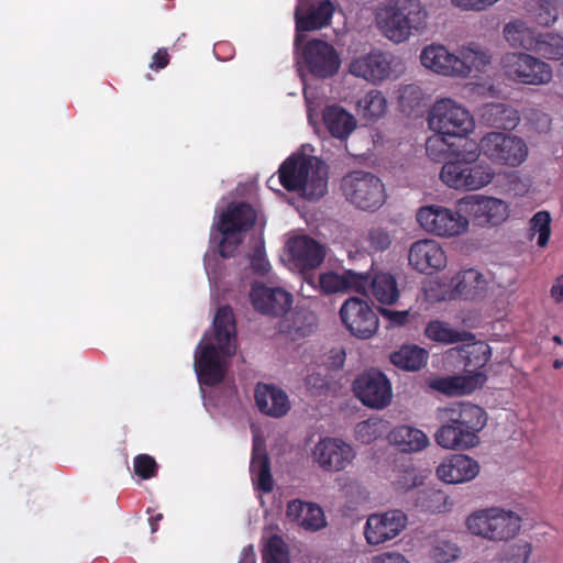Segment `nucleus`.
<instances>
[{
	"label": "nucleus",
	"instance_id": "obj_1",
	"mask_svg": "<svg viewBox=\"0 0 563 563\" xmlns=\"http://www.w3.org/2000/svg\"><path fill=\"white\" fill-rule=\"evenodd\" d=\"M213 330L218 347L211 343L200 344V351L195 355L199 383L207 386H216L224 379L227 364L223 357H231L236 352V323L230 306L217 310Z\"/></svg>",
	"mask_w": 563,
	"mask_h": 563
},
{
	"label": "nucleus",
	"instance_id": "obj_2",
	"mask_svg": "<svg viewBox=\"0 0 563 563\" xmlns=\"http://www.w3.org/2000/svg\"><path fill=\"white\" fill-rule=\"evenodd\" d=\"M438 420L442 423L434 434L435 442L448 450H466L479 443L478 433L487 423L486 411L471 402H455L439 408Z\"/></svg>",
	"mask_w": 563,
	"mask_h": 563
},
{
	"label": "nucleus",
	"instance_id": "obj_3",
	"mask_svg": "<svg viewBox=\"0 0 563 563\" xmlns=\"http://www.w3.org/2000/svg\"><path fill=\"white\" fill-rule=\"evenodd\" d=\"M495 177L493 167L479 161V152L475 147L460 151L446 161L440 172V179L455 190L474 191L489 185Z\"/></svg>",
	"mask_w": 563,
	"mask_h": 563
},
{
	"label": "nucleus",
	"instance_id": "obj_4",
	"mask_svg": "<svg viewBox=\"0 0 563 563\" xmlns=\"http://www.w3.org/2000/svg\"><path fill=\"white\" fill-rule=\"evenodd\" d=\"M468 531L489 541L512 539L521 528V517L509 509L489 507L472 512L466 519Z\"/></svg>",
	"mask_w": 563,
	"mask_h": 563
},
{
	"label": "nucleus",
	"instance_id": "obj_5",
	"mask_svg": "<svg viewBox=\"0 0 563 563\" xmlns=\"http://www.w3.org/2000/svg\"><path fill=\"white\" fill-rule=\"evenodd\" d=\"M341 190L346 201L356 209L374 212L386 201L385 185L375 174L352 170L341 180Z\"/></svg>",
	"mask_w": 563,
	"mask_h": 563
},
{
	"label": "nucleus",
	"instance_id": "obj_6",
	"mask_svg": "<svg viewBox=\"0 0 563 563\" xmlns=\"http://www.w3.org/2000/svg\"><path fill=\"white\" fill-rule=\"evenodd\" d=\"M427 12L420 0H394L386 8L383 29L386 36L396 42L406 41L412 31H419L426 25Z\"/></svg>",
	"mask_w": 563,
	"mask_h": 563
},
{
	"label": "nucleus",
	"instance_id": "obj_7",
	"mask_svg": "<svg viewBox=\"0 0 563 563\" xmlns=\"http://www.w3.org/2000/svg\"><path fill=\"white\" fill-rule=\"evenodd\" d=\"M255 209L246 202L230 203L220 216L218 231L222 234L219 244L220 255L230 258L242 242L241 233L250 231L256 222Z\"/></svg>",
	"mask_w": 563,
	"mask_h": 563
},
{
	"label": "nucleus",
	"instance_id": "obj_8",
	"mask_svg": "<svg viewBox=\"0 0 563 563\" xmlns=\"http://www.w3.org/2000/svg\"><path fill=\"white\" fill-rule=\"evenodd\" d=\"M501 69L507 79L527 86L548 85L553 78L552 67L547 62L522 52L505 54Z\"/></svg>",
	"mask_w": 563,
	"mask_h": 563
},
{
	"label": "nucleus",
	"instance_id": "obj_9",
	"mask_svg": "<svg viewBox=\"0 0 563 563\" xmlns=\"http://www.w3.org/2000/svg\"><path fill=\"white\" fill-rule=\"evenodd\" d=\"M428 124L435 133L452 137L466 136L474 129L470 111L449 98L438 100L433 104Z\"/></svg>",
	"mask_w": 563,
	"mask_h": 563
},
{
	"label": "nucleus",
	"instance_id": "obj_10",
	"mask_svg": "<svg viewBox=\"0 0 563 563\" xmlns=\"http://www.w3.org/2000/svg\"><path fill=\"white\" fill-rule=\"evenodd\" d=\"M476 148L492 163L509 167L519 166L528 156V146L521 137L503 132L487 133Z\"/></svg>",
	"mask_w": 563,
	"mask_h": 563
},
{
	"label": "nucleus",
	"instance_id": "obj_11",
	"mask_svg": "<svg viewBox=\"0 0 563 563\" xmlns=\"http://www.w3.org/2000/svg\"><path fill=\"white\" fill-rule=\"evenodd\" d=\"M460 212L441 206H426L417 212V221L427 232L438 236H457L468 227V219Z\"/></svg>",
	"mask_w": 563,
	"mask_h": 563
},
{
	"label": "nucleus",
	"instance_id": "obj_12",
	"mask_svg": "<svg viewBox=\"0 0 563 563\" xmlns=\"http://www.w3.org/2000/svg\"><path fill=\"white\" fill-rule=\"evenodd\" d=\"M457 209L466 213L478 227L499 225L509 216L508 205L505 201L482 195L461 198L457 201Z\"/></svg>",
	"mask_w": 563,
	"mask_h": 563
},
{
	"label": "nucleus",
	"instance_id": "obj_13",
	"mask_svg": "<svg viewBox=\"0 0 563 563\" xmlns=\"http://www.w3.org/2000/svg\"><path fill=\"white\" fill-rule=\"evenodd\" d=\"M300 63L316 78H331L340 69L341 59L335 48L325 41L312 38L300 51Z\"/></svg>",
	"mask_w": 563,
	"mask_h": 563
},
{
	"label": "nucleus",
	"instance_id": "obj_14",
	"mask_svg": "<svg viewBox=\"0 0 563 563\" xmlns=\"http://www.w3.org/2000/svg\"><path fill=\"white\" fill-rule=\"evenodd\" d=\"M352 389L364 406L373 409L387 407L393 397L389 379L377 369H369L358 375L352 384Z\"/></svg>",
	"mask_w": 563,
	"mask_h": 563
},
{
	"label": "nucleus",
	"instance_id": "obj_15",
	"mask_svg": "<svg viewBox=\"0 0 563 563\" xmlns=\"http://www.w3.org/2000/svg\"><path fill=\"white\" fill-rule=\"evenodd\" d=\"M340 318L349 332L360 339H369L378 330L379 319L367 301L349 298L340 309Z\"/></svg>",
	"mask_w": 563,
	"mask_h": 563
},
{
	"label": "nucleus",
	"instance_id": "obj_16",
	"mask_svg": "<svg viewBox=\"0 0 563 563\" xmlns=\"http://www.w3.org/2000/svg\"><path fill=\"white\" fill-rule=\"evenodd\" d=\"M407 526V516L400 510L373 514L367 518L364 536L368 544L378 545L396 538Z\"/></svg>",
	"mask_w": 563,
	"mask_h": 563
},
{
	"label": "nucleus",
	"instance_id": "obj_17",
	"mask_svg": "<svg viewBox=\"0 0 563 563\" xmlns=\"http://www.w3.org/2000/svg\"><path fill=\"white\" fill-rule=\"evenodd\" d=\"M250 297L254 309L267 316H283L292 305L290 292L280 287H267L264 284H253Z\"/></svg>",
	"mask_w": 563,
	"mask_h": 563
},
{
	"label": "nucleus",
	"instance_id": "obj_18",
	"mask_svg": "<svg viewBox=\"0 0 563 563\" xmlns=\"http://www.w3.org/2000/svg\"><path fill=\"white\" fill-rule=\"evenodd\" d=\"M409 264L418 272L432 274L445 267L446 255L434 240L423 239L412 243L408 254Z\"/></svg>",
	"mask_w": 563,
	"mask_h": 563
},
{
	"label": "nucleus",
	"instance_id": "obj_19",
	"mask_svg": "<svg viewBox=\"0 0 563 563\" xmlns=\"http://www.w3.org/2000/svg\"><path fill=\"white\" fill-rule=\"evenodd\" d=\"M313 456L324 471H342L352 462L354 452L344 441L325 438L316 445Z\"/></svg>",
	"mask_w": 563,
	"mask_h": 563
},
{
	"label": "nucleus",
	"instance_id": "obj_20",
	"mask_svg": "<svg viewBox=\"0 0 563 563\" xmlns=\"http://www.w3.org/2000/svg\"><path fill=\"white\" fill-rule=\"evenodd\" d=\"M334 12V5L330 0H322L317 5L308 10L306 14H301V5L295 11L296 35L295 46L298 49L303 41L302 32H310L328 26Z\"/></svg>",
	"mask_w": 563,
	"mask_h": 563
},
{
	"label": "nucleus",
	"instance_id": "obj_21",
	"mask_svg": "<svg viewBox=\"0 0 563 563\" xmlns=\"http://www.w3.org/2000/svg\"><path fill=\"white\" fill-rule=\"evenodd\" d=\"M289 253L295 265L301 271L319 267L325 257L323 245L314 239L301 235L288 242Z\"/></svg>",
	"mask_w": 563,
	"mask_h": 563
},
{
	"label": "nucleus",
	"instance_id": "obj_22",
	"mask_svg": "<svg viewBox=\"0 0 563 563\" xmlns=\"http://www.w3.org/2000/svg\"><path fill=\"white\" fill-rule=\"evenodd\" d=\"M451 298L478 300L486 296L488 282L477 269L468 268L459 272L451 279Z\"/></svg>",
	"mask_w": 563,
	"mask_h": 563
},
{
	"label": "nucleus",
	"instance_id": "obj_23",
	"mask_svg": "<svg viewBox=\"0 0 563 563\" xmlns=\"http://www.w3.org/2000/svg\"><path fill=\"white\" fill-rule=\"evenodd\" d=\"M478 472L477 461L464 454L452 455L437 468L438 477L448 484L470 482L477 476Z\"/></svg>",
	"mask_w": 563,
	"mask_h": 563
},
{
	"label": "nucleus",
	"instance_id": "obj_24",
	"mask_svg": "<svg viewBox=\"0 0 563 563\" xmlns=\"http://www.w3.org/2000/svg\"><path fill=\"white\" fill-rule=\"evenodd\" d=\"M350 73L355 77L371 82L385 80L390 74V62L378 51L354 58L350 64Z\"/></svg>",
	"mask_w": 563,
	"mask_h": 563
},
{
	"label": "nucleus",
	"instance_id": "obj_25",
	"mask_svg": "<svg viewBox=\"0 0 563 563\" xmlns=\"http://www.w3.org/2000/svg\"><path fill=\"white\" fill-rule=\"evenodd\" d=\"M420 60L426 68L444 76L459 77V71L464 69L459 56L450 53L443 45L432 44L424 47Z\"/></svg>",
	"mask_w": 563,
	"mask_h": 563
},
{
	"label": "nucleus",
	"instance_id": "obj_26",
	"mask_svg": "<svg viewBox=\"0 0 563 563\" xmlns=\"http://www.w3.org/2000/svg\"><path fill=\"white\" fill-rule=\"evenodd\" d=\"M286 516L307 531H318L327 525L323 510L318 504L300 499L287 504Z\"/></svg>",
	"mask_w": 563,
	"mask_h": 563
},
{
	"label": "nucleus",
	"instance_id": "obj_27",
	"mask_svg": "<svg viewBox=\"0 0 563 563\" xmlns=\"http://www.w3.org/2000/svg\"><path fill=\"white\" fill-rule=\"evenodd\" d=\"M255 402L261 412L275 418L286 416L290 409L287 394L274 385L258 383L255 389Z\"/></svg>",
	"mask_w": 563,
	"mask_h": 563
},
{
	"label": "nucleus",
	"instance_id": "obj_28",
	"mask_svg": "<svg viewBox=\"0 0 563 563\" xmlns=\"http://www.w3.org/2000/svg\"><path fill=\"white\" fill-rule=\"evenodd\" d=\"M320 288L324 294H334L354 289L365 292L368 287V275L345 271L343 274L334 272L323 273L319 277Z\"/></svg>",
	"mask_w": 563,
	"mask_h": 563
},
{
	"label": "nucleus",
	"instance_id": "obj_29",
	"mask_svg": "<svg viewBox=\"0 0 563 563\" xmlns=\"http://www.w3.org/2000/svg\"><path fill=\"white\" fill-rule=\"evenodd\" d=\"M309 163H312V157H288L278 169L280 185L288 191H299L307 181Z\"/></svg>",
	"mask_w": 563,
	"mask_h": 563
},
{
	"label": "nucleus",
	"instance_id": "obj_30",
	"mask_svg": "<svg viewBox=\"0 0 563 563\" xmlns=\"http://www.w3.org/2000/svg\"><path fill=\"white\" fill-rule=\"evenodd\" d=\"M322 120L329 133L341 141L346 140L356 128L355 118L338 104L327 106Z\"/></svg>",
	"mask_w": 563,
	"mask_h": 563
},
{
	"label": "nucleus",
	"instance_id": "obj_31",
	"mask_svg": "<svg viewBox=\"0 0 563 563\" xmlns=\"http://www.w3.org/2000/svg\"><path fill=\"white\" fill-rule=\"evenodd\" d=\"M250 471L256 487L264 494L273 492L274 479L271 472V462L264 446L254 440Z\"/></svg>",
	"mask_w": 563,
	"mask_h": 563
},
{
	"label": "nucleus",
	"instance_id": "obj_32",
	"mask_svg": "<svg viewBox=\"0 0 563 563\" xmlns=\"http://www.w3.org/2000/svg\"><path fill=\"white\" fill-rule=\"evenodd\" d=\"M482 118L486 124L503 130H514L520 121L519 113L516 109L509 104L499 102L485 104Z\"/></svg>",
	"mask_w": 563,
	"mask_h": 563
},
{
	"label": "nucleus",
	"instance_id": "obj_33",
	"mask_svg": "<svg viewBox=\"0 0 563 563\" xmlns=\"http://www.w3.org/2000/svg\"><path fill=\"white\" fill-rule=\"evenodd\" d=\"M329 170L328 166L317 157L309 163V174L301 191L309 200H317L328 192Z\"/></svg>",
	"mask_w": 563,
	"mask_h": 563
},
{
	"label": "nucleus",
	"instance_id": "obj_34",
	"mask_svg": "<svg viewBox=\"0 0 563 563\" xmlns=\"http://www.w3.org/2000/svg\"><path fill=\"white\" fill-rule=\"evenodd\" d=\"M389 440L404 452H419L429 445V438L422 430L405 424L395 427Z\"/></svg>",
	"mask_w": 563,
	"mask_h": 563
},
{
	"label": "nucleus",
	"instance_id": "obj_35",
	"mask_svg": "<svg viewBox=\"0 0 563 563\" xmlns=\"http://www.w3.org/2000/svg\"><path fill=\"white\" fill-rule=\"evenodd\" d=\"M285 331L292 339H300L310 335L318 327V318L309 309L297 307L290 314V318L284 322Z\"/></svg>",
	"mask_w": 563,
	"mask_h": 563
},
{
	"label": "nucleus",
	"instance_id": "obj_36",
	"mask_svg": "<svg viewBox=\"0 0 563 563\" xmlns=\"http://www.w3.org/2000/svg\"><path fill=\"white\" fill-rule=\"evenodd\" d=\"M391 364L396 367L415 372L422 368L428 361V352L418 345H402L389 356Z\"/></svg>",
	"mask_w": 563,
	"mask_h": 563
},
{
	"label": "nucleus",
	"instance_id": "obj_37",
	"mask_svg": "<svg viewBox=\"0 0 563 563\" xmlns=\"http://www.w3.org/2000/svg\"><path fill=\"white\" fill-rule=\"evenodd\" d=\"M424 334L431 341L443 344L467 342L474 339V334L471 332L454 330L449 323L441 320L430 321L424 329Z\"/></svg>",
	"mask_w": 563,
	"mask_h": 563
},
{
	"label": "nucleus",
	"instance_id": "obj_38",
	"mask_svg": "<svg viewBox=\"0 0 563 563\" xmlns=\"http://www.w3.org/2000/svg\"><path fill=\"white\" fill-rule=\"evenodd\" d=\"M372 295L383 305H393L399 298V289L394 275L389 273L375 274L372 279L368 278Z\"/></svg>",
	"mask_w": 563,
	"mask_h": 563
},
{
	"label": "nucleus",
	"instance_id": "obj_39",
	"mask_svg": "<svg viewBox=\"0 0 563 563\" xmlns=\"http://www.w3.org/2000/svg\"><path fill=\"white\" fill-rule=\"evenodd\" d=\"M357 113L365 120L376 121L387 111V99L382 91L372 89L356 102Z\"/></svg>",
	"mask_w": 563,
	"mask_h": 563
},
{
	"label": "nucleus",
	"instance_id": "obj_40",
	"mask_svg": "<svg viewBox=\"0 0 563 563\" xmlns=\"http://www.w3.org/2000/svg\"><path fill=\"white\" fill-rule=\"evenodd\" d=\"M536 30L530 29L520 20L509 22L504 27V36L510 46L531 52L538 36Z\"/></svg>",
	"mask_w": 563,
	"mask_h": 563
},
{
	"label": "nucleus",
	"instance_id": "obj_41",
	"mask_svg": "<svg viewBox=\"0 0 563 563\" xmlns=\"http://www.w3.org/2000/svg\"><path fill=\"white\" fill-rule=\"evenodd\" d=\"M531 52L550 60L563 58V37L556 33H538Z\"/></svg>",
	"mask_w": 563,
	"mask_h": 563
},
{
	"label": "nucleus",
	"instance_id": "obj_42",
	"mask_svg": "<svg viewBox=\"0 0 563 563\" xmlns=\"http://www.w3.org/2000/svg\"><path fill=\"white\" fill-rule=\"evenodd\" d=\"M459 59L463 63V71H459V77H467L473 69L483 71L490 64V55L475 46L463 47L460 51Z\"/></svg>",
	"mask_w": 563,
	"mask_h": 563
},
{
	"label": "nucleus",
	"instance_id": "obj_43",
	"mask_svg": "<svg viewBox=\"0 0 563 563\" xmlns=\"http://www.w3.org/2000/svg\"><path fill=\"white\" fill-rule=\"evenodd\" d=\"M430 387L449 396L464 395L471 391V388L467 386V379L462 376H448L432 379Z\"/></svg>",
	"mask_w": 563,
	"mask_h": 563
},
{
	"label": "nucleus",
	"instance_id": "obj_44",
	"mask_svg": "<svg viewBox=\"0 0 563 563\" xmlns=\"http://www.w3.org/2000/svg\"><path fill=\"white\" fill-rule=\"evenodd\" d=\"M421 506L430 512H445L451 509L449 496L440 489H428L419 498Z\"/></svg>",
	"mask_w": 563,
	"mask_h": 563
},
{
	"label": "nucleus",
	"instance_id": "obj_45",
	"mask_svg": "<svg viewBox=\"0 0 563 563\" xmlns=\"http://www.w3.org/2000/svg\"><path fill=\"white\" fill-rule=\"evenodd\" d=\"M532 234H538L537 244L539 247H545L551 235V216L542 210L533 214L529 222Z\"/></svg>",
	"mask_w": 563,
	"mask_h": 563
},
{
	"label": "nucleus",
	"instance_id": "obj_46",
	"mask_svg": "<svg viewBox=\"0 0 563 563\" xmlns=\"http://www.w3.org/2000/svg\"><path fill=\"white\" fill-rule=\"evenodd\" d=\"M422 90L415 84L406 85L399 89L398 103L401 112L410 115L421 104Z\"/></svg>",
	"mask_w": 563,
	"mask_h": 563
},
{
	"label": "nucleus",
	"instance_id": "obj_47",
	"mask_svg": "<svg viewBox=\"0 0 563 563\" xmlns=\"http://www.w3.org/2000/svg\"><path fill=\"white\" fill-rule=\"evenodd\" d=\"M263 563H289L286 544L282 537L274 534L263 550Z\"/></svg>",
	"mask_w": 563,
	"mask_h": 563
},
{
	"label": "nucleus",
	"instance_id": "obj_48",
	"mask_svg": "<svg viewBox=\"0 0 563 563\" xmlns=\"http://www.w3.org/2000/svg\"><path fill=\"white\" fill-rule=\"evenodd\" d=\"M532 553V544L526 540H518L504 551L501 563H528Z\"/></svg>",
	"mask_w": 563,
	"mask_h": 563
},
{
	"label": "nucleus",
	"instance_id": "obj_49",
	"mask_svg": "<svg viewBox=\"0 0 563 563\" xmlns=\"http://www.w3.org/2000/svg\"><path fill=\"white\" fill-rule=\"evenodd\" d=\"M134 473L142 479H150L157 475L158 465L148 454H139L133 462Z\"/></svg>",
	"mask_w": 563,
	"mask_h": 563
},
{
	"label": "nucleus",
	"instance_id": "obj_50",
	"mask_svg": "<svg viewBox=\"0 0 563 563\" xmlns=\"http://www.w3.org/2000/svg\"><path fill=\"white\" fill-rule=\"evenodd\" d=\"M459 549L450 542L433 545L429 556L434 563H449L457 558Z\"/></svg>",
	"mask_w": 563,
	"mask_h": 563
},
{
	"label": "nucleus",
	"instance_id": "obj_51",
	"mask_svg": "<svg viewBox=\"0 0 563 563\" xmlns=\"http://www.w3.org/2000/svg\"><path fill=\"white\" fill-rule=\"evenodd\" d=\"M367 242L369 249L375 252H383L387 250L391 244L389 233L383 228H372L367 234Z\"/></svg>",
	"mask_w": 563,
	"mask_h": 563
},
{
	"label": "nucleus",
	"instance_id": "obj_52",
	"mask_svg": "<svg viewBox=\"0 0 563 563\" xmlns=\"http://www.w3.org/2000/svg\"><path fill=\"white\" fill-rule=\"evenodd\" d=\"M307 388L312 395H322L329 389V382L325 376L319 373H311L305 379Z\"/></svg>",
	"mask_w": 563,
	"mask_h": 563
},
{
	"label": "nucleus",
	"instance_id": "obj_53",
	"mask_svg": "<svg viewBox=\"0 0 563 563\" xmlns=\"http://www.w3.org/2000/svg\"><path fill=\"white\" fill-rule=\"evenodd\" d=\"M251 268L255 274L261 276L268 273L271 265L262 250L257 249L251 256Z\"/></svg>",
	"mask_w": 563,
	"mask_h": 563
},
{
	"label": "nucleus",
	"instance_id": "obj_54",
	"mask_svg": "<svg viewBox=\"0 0 563 563\" xmlns=\"http://www.w3.org/2000/svg\"><path fill=\"white\" fill-rule=\"evenodd\" d=\"M380 313L385 319L389 321L391 327H402L408 322L409 319L408 310L396 311L387 308H382Z\"/></svg>",
	"mask_w": 563,
	"mask_h": 563
},
{
	"label": "nucleus",
	"instance_id": "obj_55",
	"mask_svg": "<svg viewBox=\"0 0 563 563\" xmlns=\"http://www.w3.org/2000/svg\"><path fill=\"white\" fill-rule=\"evenodd\" d=\"M356 434L364 443H369L376 439V423L369 420L362 421L356 426Z\"/></svg>",
	"mask_w": 563,
	"mask_h": 563
},
{
	"label": "nucleus",
	"instance_id": "obj_56",
	"mask_svg": "<svg viewBox=\"0 0 563 563\" xmlns=\"http://www.w3.org/2000/svg\"><path fill=\"white\" fill-rule=\"evenodd\" d=\"M452 3L465 10L482 11L493 5L498 0H451Z\"/></svg>",
	"mask_w": 563,
	"mask_h": 563
},
{
	"label": "nucleus",
	"instance_id": "obj_57",
	"mask_svg": "<svg viewBox=\"0 0 563 563\" xmlns=\"http://www.w3.org/2000/svg\"><path fill=\"white\" fill-rule=\"evenodd\" d=\"M438 147L440 153L446 151L444 136L437 133L435 135L428 137L426 142V151L429 155L435 156V150H438Z\"/></svg>",
	"mask_w": 563,
	"mask_h": 563
},
{
	"label": "nucleus",
	"instance_id": "obj_58",
	"mask_svg": "<svg viewBox=\"0 0 563 563\" xmlns=\"http://www.w3.org/2000/svg\"><path fill=\"white\" fill-rule=\"evenodd\" d=\"M169 64V55L166 48H158L157 52L152 56L150 68L159 70L165 68Z\"/></svg>",
	"mask_w": 563,
	"mask_h": 563
},
{
	"label": "nucleus",
	"instance_id": "obj_59",
	"mask_svg": "<svg viewBox=\"0 0 563 563\" xmlns=\"http://www.w3.org/2000/svg\"><path fill=\"white\" fill-rule=\"evenodd\" d=\"M374 563H410L405 555L398 552H385L374 558Z\"/></svg>",
	"mask_w": 563,
	"mask_h": 563
},
{
	"label": "nucleus",
	"instance_id": "obj_60",
	"mask_svg": "<svg viewBox=\"0 0 563 563\" xmlns=\"http://www.w3.org/2000/svg\"><path fill=\"white\" fill-rule=\"evenodd\" d=\"M550 296L555 303L563 302V274L554 279L550 289Z\"/></svg>",
	"mask_w": 563,
	"mask_h": 563
},
{
	"label": "nucleus",
	"instance_id": "obj_61",
	"mask_svg": "<svg viewBox=\"0 0 563 563\" xmlns=\"http://www.w3.org/2000/svg\"><path fill=\"white\" fill-rule=\"evenodd\" d=\"M556 20V12H552L550 9H545L544 12H540L537 16L539 24L549 25Z\"/></svg>",
	"mask_w": 563,
	"mask_h": 563
},
{
	"label": "nucleus",
	"instance_id": "obj_62",
	"mask_svg": "<svg viewBox=\"0 0 563 563\" xmlns=\"http://www.w3.org/2000/svg\"><path fill=\"white\" fill-rule=\"evenodd\" d=\"M239 563H256L255 554L253 552L252 547L244 548L243 555H242L241 560L239 561Z\"/></svg>",
	"mask_w": 563,
	"mask_h": 563
},
{
	"label": "nucleus",
	"instance_id": "obj_63",
	"mask_svg": "<svg viewBox=\"0 0 563 563\" xmlns=\"http://www.w3.org/2000/svg\"><path fill=\"white\" fill-rule=\"evenodd\" d=\"M163 519V514H156L148 518V525L152 533L158 530L159 521Z\"/></svg>",
	"mask_w": 563,
	"mask_h": 563
},
{
	"label": "nucleus",
	"instance_id": "obj_64",
	"mask_svg": "<svg viewBox=\"0 0 563 563\" xmlns=\"http://www.w3.org/2000/svg\"><path fill=\"white\" fill-rule=\"evenodd\" d=\"M553 368L554 369H560L563 367V358H556L553 361V364H552Z\"/></svg>",
	"mask_w": 563,
	"mask_h": 563
}]
</instances>
